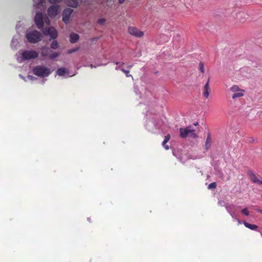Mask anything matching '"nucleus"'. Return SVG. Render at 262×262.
<instances>
[{"mask_svg":"<svg viewBox=\"0 0 262 262\" xmlns=\"http://www.w3.org/2000/svg\"><path fill=\"white\" fill-rule=\"evenodd\" d=\"M46 23V24L48 25H49L50 24V21L49 18L46 16H45V17H44V23Z\"/></svg>","mask_w":262,"mask_h":262,"instance_id":"obj_29","label":"nucleus"},{"mask_svg":"<svg viewBox=\"0 0 262 262\" xmlns=\"http://www.w3.org/2000/svg\"><path fill=\"white\" fill-rule=\"evenodd\" d=\"M238 15H239V16H241V17L244 16V17H245V15H245V14L244 13H243V12H242V13H239Z\"/></svg>","mask_w":262,"mask_h":262,"instance_id":"obj_32","label":"nucleus"},{"mask_svg":"<svg viewBox=\"0 0 262 262\" xmlns=\"http://www.w3.org/2000/svg\"><path fill=\"white\" fill-rule=\"evenodd\" d=\"M26 38L29 42L35 43L41 40V35L38 31H32L26 34Z\"/></svg>","mask_w":262,"mask_h":262,"instance_id":"obj_2","label":"nucleus"},{"mask_svg":"<svg viewBox=\"0 0 262 262\" xmlns=\"http://www.w3.org/2000/svg\"><path fill=\"white\" fill-rule=\"evenodd\" d=\"M125 0H119V3L120 4H122L124 2Z\"/></svg>","mask_w":262,"mask_h":262,"instance_id":"obj_33","label":"nucleus"},{"mask_svg":"<svg viewBox=\"0 0 262 262\" xmlns=\"http://www.w3.org/2000/svg\"><path fill=\"white\" fill-rule=\"evenodd\" d=\"M216 187V184L215 182H212L209 184L208 188L209 189H214Z\"/></svg>","mask_w":262,"mask_h":262,"instance_id":"obj_24","label":"nucleus"},{"mask_svg":"<svg viewBox=\"0 0 262 262\" xmlns=\"http://www.w3.org/2000/svg\"><path fill=\"white\" fill-rule=\"evenodd\" d=\"M230 91L234 93L232 96L233 99L244 95V90L240 89L237 85H235L232 86L230 88Z\"/></svg>","mask_w":262,"mask_h":262,"instance_id":"obj_6","label":"nucleus"},{"mask_svg":"<svg viewBox=\"0 0 262 262\" xmlns=\"http://www.w3.org/2000/svg\"><path fill=\"white\" fill-rule=\"evenodd\" d=\"M257 211L258 212L262 213V210H261V209H258V210H257Z\"/></svg>","mask_w":262,"mask_h":262,"instance_id":"obj_35","label":"nucleus"},{"mask_svg":"<svg viewBox=\"0 0 262 262\" xmlns=\"http://www.w3.org/2000/svg\"><path fill=\"white\" fill-rule=\"evenodd\" d=\"M22 58L24 60L35 59L38 57V53L35 51H25L21 54Z\"/></svg>","mask_w":262,"mask_h":262,"instance_id":"obj_4","label":"nucleus"},{"mask_svg":"<svg viewBox=\"0 0 262 262\" xmlns=\"http://www.w3.org/2000/svg\"><path fill=\"white\" fill-rule=\"evenodd\" d=\"M34 21L38 29H43L44 26V17L42 13L37 12L36 13Z\"/></svg>","mask_w":262,"mask_h":262,"instance_id":"obj_5","label":"nucleus"},{"mask_svg":"<svg viewBox=\"0 0 262 262\" xmlns=\"http://www.w3.org/2000/svg\"><path fill=\"white\" fill-rule=\"evenodd\" d=\"M210 92V89L209 88V78L208 79L207 82L205 84L203 88V96L205 98H208L209 96Z\"/></svg>","mask_w":262,"mask_h":262,"instance_id":"obj_12","label":"nucleus"},{"mask_svg":"<svg viewBox=\"0 0 262 262\" xmlns=\"http://www.w3.org/2000/svg\"><path fill=\"white\" fill-rule=\"evenodd\" d=\"M32 71L35 75L41 77H47L51 74L50 69L41 66L35 67Z\"/></svg>","mask_w":262,"mask_h":262,"instance_id":"obj_1","label":"nucleus"},{"mask_svg":"<svg viewBox=\"0 0 262 262\" xmlns=\"http://www.w3.org/2000/svg\"><path fill=\"white\" fill-rule=\"evenodd\" d=\"M79 48H75V49H71V50H69L68 51V54H71V53H73L75 52H76L78 50Z\"/></svg>","mask_w":262,"mask_h":262,"instance_id":"obj_30","label":"nucleus"},{"mask_svg":"<svg viewBox=\"0 0 262 262\" xmlns=\"http://www.w3.org/2000/svg\"><path fill=\"white\" fill-rule=\"evenodd\" d=\"M59 47V43L56 40H54L51 44V48L52 49H56Z\"/></svg>","mask_w":262,"mask_h":262,"instance_id":"obj_21","label":"nucleus"},{"mask_svg":"<svg viewBox=\"0 0 262 262\" xmlns=\"http://www.w3.org/2000/svg\"><path fill=\"white\" fill-rule=\"evenodd\" d=\"M199 69L202 73H204L205 72L204 64L203 62H200L199 63Z\"/></svg>","mask_w":262,"mask_h":262,"instance_id":"obj_27","label":"nucleus"},{"mask_svg":"<svg viewBox=\"0 0 262 262\" xmlns=\"http://www.w3.org/2000/svg\"><path fill=\"white\" fill-rule=\"evenodd\" d=\"M243 224L245 226V227H246L247 228H248L251 230H257V229H258V226L256 225L251 224L248 223L245 221L243 222Z\"/></svg>","mask_w":262,"mask_h":262,"instance_id":"obj_17","label":"nucleus"},{"mask_svg":"<svg viewBox=\"0 0 262 262\" xmlns=\"http://www.w3.org/2000/svg\"><path fill=\"white\" fill-rule=\"evenodd\" d=\"M59 7L58 5H52L48 9V14L51 18L55 17L59 12Z\"/></svg>","mask_w":262,"mask_h":262,"instance_id":"obj_7","label":"nucleus"},{"mask_svg":"<svg viewBox=\"0 0 262 262\" xmlns=\"http://www.w3.org/2000/svg\"><path fill=\"white\" fill-rule=\"evenodd\" d=\"M116 64L117 65H118L119 66L116 67V70H118L121 66H123L124 64V62H116Z\"/></svg>","mask_w":262,"mask_h":262,"instance_id":"obj_31","label":"nucleus"},{"mask_svg":"<svg viewBox=\"0 0 262 262\" xmlns=\"http://www.w3.org/2000/svg\"><path fill=\"white\" fill-rule=\"evenodd\" d=\"M121 70L122 72H123L124 74H126V76L127 77H132L133 78V76H132V75L129 74V71L128 70H126L124 69H121Z\"/></svg>","mask_w":262,"mask_h":262,"instance_id":"obj_22","label":"nucleus"},{"mask_svg":"<svg viewBox=\"0 0 262 262\" xmlns=\"http://www.w3.org/2000/svg\"><path fill=\"white\" fill-rule=\"evenodd\" d=\"M170 139V136L169 134L165 136V139L162 142V146L166 150H168L169 149V147L168 145H166V143L169 141Z\"/></svg>","mask_w":262,"mask_h":262,"instance_id":"obj_16","label":"nucleus"},{"mask_svg":"<svg viewBox=\"0 0 262 262\" xmlns=\"http://www.w3.org/2000/svg\"><path fill=\"white\" fill-rule=\"evenodd\" d=\"M81 2V0H68V5L73 8H76L79 3Z\"/></svg>","mask_w":262,"mask_h":262,"instance_id":"obj_14","label":"nucleus"},{"mask_svg":"<svg viewBox=\"0 0 262 262\" xmlns=\"http://www.w3.org/2000/svg\"><path fill=\"white\" fill-rule=\"evenodd\" d=\"M73 12V10L70 8H67L64 9L62 13V21L68 24L69 21L70 16Z\"/></svg>","mask_w":262,"mask_h":262,"instance_id":"obj_8","label":"nucleus"},{"mask_svg":"<svg viewBox=\"0 0 262 262\" xmlns=\"http://www.w3.org/2000/svg\"><path fill=\"white\" fill-rule=\"evenodd\" d=\"M194 129H192V132H190L189 134V136L192 138H196L198 137V135L194 133Z\"/></svg>","mask_w":262,"mask_h":262,"instance_id":"obj_23","label":"nucleus"},{"mask_svg":"<svg viewBox=\"0 0 262 262\" xmlns=\"http://www.w3.org/2000/svg\"><path fill=\"white\" fill-rule=\"evenodd\" d=\"M128 32L130 34L134 35L138 37H142L144 35L143 32L133 27H129L128 28Z\"/></svg>","mask_w":262,"mask_h":262,"instance_id":"obj_9","label":"nucleus"},{"mask_svg":"<svg viewBox=\"0 0 262 262\" xmlns=\"http://www.w3.org/2000/svg\"><path fill=\"white\" fill-rule=\"evenodd\" d=\"M180 137L182 138H185L187 137L188 136H189V133L192 132V127L190 126H187L185 128H180Z\"/></svg>","mask_w":262,"mask_h":262,"instance_id":"obj_10","label":"nucleus"},{"mask_svg":"<svg viewBox=\"0 0 262 262\" xmlns=\"http://www.w3.org/2000/svg\"><path fill=\"white\" fill-rule=\"evenodd\" d=\"M60 53L59 52H53L52 53H50L49 58L50 59H54L56 58H57L59 56Z\"/></svg>","mask_w":262,"mask_h":262,"instance_id":"obj_20","label":"nucleus"},{"mask_svg":"<svg viewBox=\"0 0 262 262\" xmlns=\"http://www.w3.org/2000/svg\"><path fill=\"white\" fill-rule=\"evenodd\" d=\"M132 66H133L132 65H130V66H129L128 67V68H131V67H132Z\"/></svg>","mask_w":262,"mask_h":262,"instance_id":"obj_37","label":"nucleus"},{"mask_svg":"<svg viewBox=\"0 0 262 262\" xmlns=\"http://www.w3.org/2000/svg\"><path fill=\"white\" fill-rule=\"evenodd\" d=\"M248 175L251 181L254 183H257L258 185H262V181L259 180L256 175L251 171L248 172Z\"/></svg>","mask_w":262,"mask_h":262,"instance_id":"obj_11","label":"nucleus"},{"mask_svg":"<svg viewBox=\"0 0 262 262\" xmlns=\"http://www.w3.org/2000/svg\"><path fill=\"white\" fill-rule=\"evenodd\" d=\"M198 124H199L198 122H196V123H194V125L195 126H197L198 125Z\"/></svg>","mask_w":262,"mask_h":262,"instance_id":"obj_36","label":"nucleus"},{"mask_svg":"<svg viewBox=\"0 0 262 262\" xmlns=\"http://www.w3.org/2000/svg\"><path fill=\"white\" fill-rule=\"evenodd\" d=\"M237 222H238V224H242V221H241L240 220H239V219H237Z\"/></svg>","mask_w":262,"mask_h":262,"instance_id":"obj_34","label":"nucleus"},{"mask_svg":"<svg viewBox=\"0 0 262 262\" xmlns=\"http://www.w3.org/2000/svg\"><path fill=\"white\" fill-rule=\"evenodd\" d=\"M56 73L59 76H63L66 73V70L63 68H60L57 69Z\"/></svg>","mask_w":262,"mask_h":262,"instance_id":"obj_19","label":"nucleus"},{"mask_svg":"<svg viewBox=\"0 0 262 262\" xmlns=\"http://www.w3.org/2000/svg\"><path fill=\"white\" fill-rule=\"evenodd\" d=\"M63 0H48V2L52 4H56L61 2Z\"/></svg>","mask_w":262,"mask_h":262,"instance_id":"obj_25","label":"nucleus"},{"mask_svg":"<svg viewBox=\"0 0 262 262\" xmlns=\"http://www.w3.org/2000/svg\"><path fill=\"white\" fill-rule=\"evenodd\" d=\"M211 144V138L210 137V135H208L207 136V139H206V141L205 142V149L206 150H208L210 148Z\"/></svg>","mask_w":262,"mask_h":262,"instance_id":"obj_18","label":"nucleus"},{"mask_svg":"<svg viewBox=\"0 0 262 262\" xmlns=\"http://www.w3.org/2000/svg\"><path fill=\"white\" fill-rule=\"evenodd\" d=\"M79 38L78 34L76 33H71L70 35V41L72 43H75Z\"/></svg>","mask_w":262,"mask_h":262,"instance_id":"obj_15","label":"nucleus"},{"mask_svg":"<svg viewBox=\"0 0 262 262\" xmlns=\"http://www.w3.org/2000/svg\"><path fill=\"white\" fill-rule=\"evenodd\" d=\"M52 51L46 47H42L41 48V55L43 57L49 56L50 53Z\"/></svg>","mask_w":262,"mask_h":262,"instance_id":"obj_13","label":"nucleus"},{"mask_svg":"<svg viewBox=\"0 0 262 262\" xmlns=\"http://www.w3.org/2000/svg\"><path fill=\"white\" fill-rule=\"evenodd\" d=\"M42 31L45 35L50 36L51 39H55L57 37V32L52 27L44 28L42 29Z\"/></svg>","mask_w":262,"mask_h":262,"instance_id":"obj_3","label":"nucleus"},{"mask_svg":"<svg viewBox=\"0 0 262 262\" xmlns=\"http://www.w3.org/2000/svg\"><path fill=\"white\" fill-rule=\"evenodd\" d=\"M106 21V19L104 18H99L97 20V23L100 25H103Z\"/></svg>","mask_w":262,"mask_h":262,"instance_id":"obj_26","label":"nucleus"},{"mask_svg":"<svg viewBox=\"0 0 262 262\" xmlns=\"http://www.w3.org/2000/svg\"><path fill=\"white\" fill-rule=\"evenodd\" d=\"M242 213L245 215H247V216H248L249 215V212L248 211V209L245 208H244L242 211H241Z\"/></svg>","mask_w":262,"mask_h":262,"instance_id":"obj_28","label":"nucleus"}]
</instances>
